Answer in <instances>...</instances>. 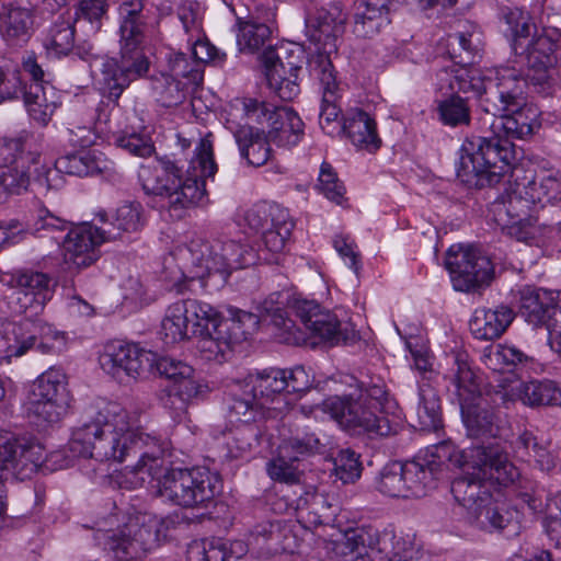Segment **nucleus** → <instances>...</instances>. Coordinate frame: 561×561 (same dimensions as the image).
Returning a JSON list of instances; mask_svg holds the SVG:
<instances>
[{
    "mask_svg": "<svg viewBox=\"0 0 561 561\" xmlns=\"http://www.w3.org/2000/svg\"><path fill=\"white\" fill-rule=\"evenodd\" d=\"M69 450L99 461L122 462L130 453L139 455L135 466L125 468L133 488L147 483L158 496L181 507L206 506L217 493V477L205 468H163L159 439L144 431L140 411L118 402L100 400L92 404L73 431Z\"/></svg>",
    "mask_w": 561,
    "mask_h": 561,
    "instance_id": "nucleus-1",
    "label": "nucleus"
},
{
    "mask_svg": "<svg viewBox=\"0 0 561 561\" xmlns=\"http://www.w3.org/2000/svg\"><path fill=\"white\" fill-rule=\"evenodd\" d=\"M210 137L211 134H207L199 139L184 179L181 168L167 158L140 169L139 179L146 194L162 197L165 201L163 207L174 219L183 218L187 209L206 198V180L217 172Z\"/></svg>",
    "mask_w": 561,
    "mask_h": 561,
    "instance_id": "nucleus-2",
    "label": "nucleus"
},
{
    "mask_svg": "<svg viewBox=\"0 0 561 561\" xmlns=\"http://www.w3.org/2000/svg\"><path fill=\"white\" fill-rule=\"evenodd\" d=\"M437 456L448 458L450 465L462 471L451 482V493L465 512L478 502L490 501L491 486L506 488L520 477L519 469L497 443L472 445L465 449L444 443Z\"/></svg>",
    "mask_w": 561,
    "mask_h": 561,
    "instance_id": "nucleus-3",
    "label": "nucleus"
},
{
    "mask_svg": "<svg viewBox=\"0 0 561 561\" xmlns=\"http://www.w3.org/2000/svg\"><path fill=\"white\" fill-rule=\"evenodd\" d=\"M344 19L334 18L332 13L320 10L317 15L307 20L310 28V38L321 45L308 59V70L311 77L317 79L322 89V101L319 113V125L330 136L342 135L343 119L341 107L337 104L339 83L335 70L330 59V53L335 49V41L342 31Z\"/></svg>",
    "mask_w": 561,
    "mask_h": 561,
    "instance_id": "nucleus-4",
    "label": "nucleus"
},
{
    "mask_svg": "<svg viewBox=\"0 0 561 561\" xmlns=\"http://www.w3.org/2000/svg\"><path fill=\"white\" fill-rule=\"evenodd\" d=\"M174 255L190 270L192 278L203 279L217 274L224 282L232 271L251 266L260 259L252 247L232 239H217L209 243L195 238L176 247Z\"/></svg>",
    "mask_w": 561,
    "mask_h": 561,
    "instance_id": "nucleus-5",
    "label": "nucleus"
},
{
    "mask_svg": "<svg viewBox=\"0 0 561 561\" xmlns=\"http://www.w3.org/2000/svg\"><path fill=\"white\" fill-rule=\"evenodd\" d=\"M514 160V145L505 136H471L460 148L458 176L473 175L480 185L494 186L507 174Z\"/></svg>",
    "mask_w": 561,
    "mask_h": 561,
    "instance_id": "nucleus-6",
    "label": "nucleus"
},
{
    "mask_svg": "<svg viewBox=\"0 0 561 561\" xmlns=\"http://www.w3.org/2000/svg\"><path fill=\"white\" fill-rule=\"evenodd\" d=\"M157 523L147 515L123 516L113 514L96 522L94 539L119 561L140 558L157 542Z\"/></svg>",
    "mask_w": 561,
    "mask_h": 561,
    "instance_id": "nucleus-7",
    "label": "nucleus"
},
{
    "mask_svg": "<svg viewBox=\"0 0 561 561\" xmlns=\"http://www.w3.org/2000/svg\"><path fill=\"white\" fill-rule=\"evenodd\" d=\"M229 314V318H222L214 308V314L201 323V331H196L197 348L206 359L224 357L233 344L247 340L259 327V318L253 312L230 308Z\"/></svg>",
    "mask_w": 561,
    "mask_h": 561,
    "instance_id": "nucleus-8",
    "label": "nucleus"
},
{
    "mask_svg": "<svg viewBox=\"0 0 561 561\" xmlns=\"http://www.w3.org/2000/svg\"><path fill=\"white\" fill-rule=\"evenodd\" d=\"M538 188L537 183L531 182L528 188L525 187L528 197H523L520 191H515L506 198L492 203L490 213L502 232L526 243L538 241L545 236L547 228L536 225L537 219L530 216L531 204L541 202L539 194H536Z\"/></svg>",
    "mask_w": 561,
    "mask_h": 561,
    "instance_id": "nucleus-9",
    "label": "nucleus"
},
{
    "mask_svg": "<svg viewBox=\"0 0 561 561\" xmlns=\"http://www.w3.org/2000/svg\"><path fill=\"white\" fill-rule=\"evenodd\" d=\"M323 407L343 428L353 434L378 438L398 432L399 423L378 414L371 403H367L356 393L329 398Z\"/></svg>",
    "mask_w": 561,
    "mask_h": 561,
    "instance_id": "nucleus-10",
    "label": "nucleus"
},
{
    "mask_svg": "<svg viewBox=\"0 0 561 561\" xmlns=\"http://www.w3.org/2000/svg\"><path fill=\"white\" fill-rule=\"evenodd\" d=\"M71 401L67 375L50 367L32 382L26 411L39 424H55L68 413Z\"/></svg>",
    "mask_w": 561,
    "mask_h": 561,
    "instance_id": "nucleus-11",
    "label": "nucleus"
},
{
    "mask_svg": "<svg viewBox=\"0 0 561 561\" xmlns=\"http://www.w3.org/2000/svg\"><path fill=\"white\" fill-rule=\"evenodd\" d=\"M445 265L458 291L469 293L489 285L494 274L489 256L473 245H451L446 253Z\"/></svg>",
    "mask_w": 561,
    "mask_h": 561,
    "instance_id": "nucleus-12",
    "label": "nucleus"
},
{
    "mask_svg": "<svg viewBox=\"0 0 561 561\" xmlns=\"http://www.w3.org/2000/svg\"><path fill=\"white\" fill-rule=\"evenodd\" d=\"M527 80L520 70L503 66L488 71L485 95L481 108L490 115H500L510 108H518L527 101Z\"/></svg>",
    "mask_w": 561,
    "mask_h": 561,
    "instance_id": "nucleus-13",
    "label": "nucleus"
},
{
    "mask_svg": "<svg viewBox=\"0 0 561 561\" xmlns=\"http://www.w3.org/2000/svg\"><path fill=\"white\" fill-rule=\"evenodd\" d=\"M150 60L144 50L119 49V58H101V90L108 100L117 103L131 82L147 76Z\"/></svg>",
    "mask_w": 561,
    "mask_h": 561,
    "instance_id": "nucleus-14",
    "label": "nucleus"
},
{
    "mask_svg": "<svg viewBox=\"0 0 561 561\" xmlns=\"http://www.w3.org/2000/svg\"><path fill=\"white\" fill-rule=\"evenodd\" d=\"M30 318L26 314L24 320L8 323L0 331V356L20 357L35 346L42 354L54 351L51 342L58 339V333L49 324Z\"/></svg>",
    "mask_w": 561,
    "mask_h": 561,
    "instance_id": "nucleus-15",
    "label": "nucleus"
},
{
    "mask_svg": "<svg viewBox=\"0 0 561 561\" xmlns=\"http://www.w3.org/2000/svg\"><path fill=\"white\" fill-rule=\"evenodd\" d=\"M7 284L13 289L15 311L30 317L38 314L51 299L55 283L50 275L33 270H18Z\"/></svg>",
    "mask_w": 561,
    "mask_h": 561,
    "instance_id": "nucleus-16",
    "label": "nucleus"
},
{
    "mask_svg": "<svg viewBox=\"0 0 561 561\" xmlns=\"http://www.w3.org/2000/svg\"><path fill=\"white\" fill-rule=\"evenodd\" d=\"M214 314V307L195 299L170 305L161 321L160 335L165 344H175L201 331V323Z\"/></svg>",
    "mask_w": 561,
    "mask_h": 561,
    "instance_id": "nucleus-17",
    "label": "nucleus"
},
{
    "mask_svg": "<svg viewBox=\"0 0 561 561\" xmlns=\"http://www.w3.org/2000/svg\"><path fill=\"white\" fill-rule=\"evenodd\" d=\"M443 444L433 446L424 456L402 463L408 499L423 497L436 488L443 468L448 462V458L437 456Z\"/></svg>",
    "mask_w": 561,
    "mask_h": 561,
    "instance_id": "nucleus-18",
    "label": "nucleus"
},
{
    "mask_svg": "<svg viewBox=\"0 0 561 561\" xmlns=\"http://www.w3.org/2000/svg\"><path fill=\"white\" fill-rule=\"evenodd\" d=\"M149 354L135 344L112 343L100 356L102 369L123 382L125 378L136 379L149 363Z\"/></svg>",
    "mask_w": 561,
    "mask_h": 561,
    "instance_id": "nucleus-19",
    "label": "nucleus"
},
{
    "mask_svg": "<svg viewBox=\"0 0 561 561\" xmlns=\"http://www.w3.org/2000/svg\"><path fill=\"white\" fill-rule=\"evenodd\" d=\"M100 231V227L88 224L69 229L62 240L64 261L69 268L81 270L98 260L96 247L107 242Z\"/></svg>",
    "mask_w": 561,
    "mask_h": 561,
    "instance_id": "nucleus-20",
    "label": "nucleus"
},
{
    "mask_svg": "<svg viewBox=\"0 0 561 561\" xmlns=\"http://www.w3.org/2000/svg\"><path fill=\"white\" fill-rule=\"evenodd\" d=\"M290 308L297 318L300 319L304 327L314 336L331 344L346 341L347 336L341 329V323L336 316L323 309L317 301L294 298L290 301Z\"/></svg>",
    "mask_w": 561,
    "mask_h": 561,
    "instance_id": "nucleus-21",
    "label": "nucleus"
},
{
    "mask_svg": "<svg viewBox=\"0 0 561 561\" xmlns=\"http://www.w3.org/2000/svg\"><path fill=\"white\" fill-rule=\"evenodd\" d=\"M69 222L53 213L47 208L42 207L37 209L31 225H24L18 219H10L0 224V244H16L22 241L27 233L36 237L49 236L57 244L59 239L56 237L57 232H62L68 229Z\"/></svg>",
    "mask_w": 561,
    "mask_h": 561,
    "instance_id": "nucleus-22",
    "label": "nucleus"
},
{
    "mask_svg": "<svg viewBox=\"0 0 561 561\" xmlns=\"http://www.w3.org/2000/svg\"><path fill=\"white\" fill-rule=\"evenodd\" d=\"M561 57L556 43L547 37L539 36L528 46L527 64L530 70L528 75L535 85L540 87V92L548 95L553 92L557 66Z\"/></svg>",
    "mask_w": 561,
    "mask_h": 561,
    "instance_id": "nucleus-23",
    "label": "nucleus"
},
{
    "mask_svg": "<svg viewBox=\"0 0 561 561\" xmlns=\"http://www.w3.org/2000/svg\"><path fill=\"white\" fill-rule=\"evenodd\" d=\"M471 65L456 64L437 72V89L443 95H458L472 92L481 100L485 95L488 72H482Z\"/></svg>",
    "mask_w": 561,
    "mask_h": 561,
    "instance_id": "nucleus-24",
    "label": "nucleus"
},
{
    "mask_svg": "<svg viewBox=\"0 0 561 561\" xmlns=\"http://www.w3.org/2000/svg\"><path fill=\"white\" fill-rule=\"evenodd\" d=\"M460 410L469 437L495 438L502 434L505 420L482 398L461 403Z\"/></svg>",
    "mask_w": 561,
    "mask_h": 561,
    "instance_id": "nucleus-25",
    "label": "nucleus"
},
{
    "mask_svg": "<svg viewBox=\"0 0 561 561\" xmlns=\"http://www.w3.org/2000/svg\"><path fill=\"white\" fill-rule=\"evenodd\" d=\"M490 130L494 135L511 139H525L539 127V111L527 101L518 108H510L500 115H491Z\"/></svg>",
    "mask_w": 561,
    "mask_h": 561,
    "instance_id": "nucleus-26",
    "label": "nucleus"
},
{
    "mask_svg": "<svg viewBox=\"0 0 561 561\" xmlns=\"http://www.w3.org/2000/svg\"><path fill=\"white\" fill-rule=\"evenodd\" d=\"M119 13V49L144 50L147 41V16L144 14L141 0H129L121 3Z\"/></svg>",
    "mask_w": 561,
    "mask_h": 561,
    "instance_id": "nucleus-27",
    "label": "nucleus"
},
{
    "mask_svg": "<svg viewBox=\"0 0 561 561\" xmlns=\"http://www.w3.org/2000/svg\"><path fill=\"white\" fill-rule=\"evenodd\" d=\"M397 0H357L353 32L356 36L371 38L390 23V13Z\"/></svg>",
    "mask_w": 561,
    "mask_h": 561,
    "instance_id": "nucleus-28",
    "label": "nucleus"
},
{
    "mask_svg": "<svg viewBox=\"0 0 561 561\" xmlns=\"http://www.w3.org/2000/svg\"><path fill=\"white\" fill-rule=\"evenodd\" d=\"M463 518L469 525L484 531L505 529L515 531L517 529L514 514L504 505L494 502L492 495L490 501L478 502L473 507L466 511Z\"/></svg>",
    "mask_w": 561,
    "mask_h": 561,
    "instance_id": "nucleus-29",
    "label": "nucleus"
},
{
    "mask_svg": "<svg viewBox=\"0 0 561 561\" xmlns=\"http://www.w3.org/2000/svg\"><path fill=\"white\" fill-rule=\"evenodd\" d=\"M514 318V310L506 305L494 309L479 308L469 322L470 332L477 340L492 341L503 335Z\"/></svg>",
    "mask_w": 561,
    "mask_h": 561,
    "instance_id": "nucleus-30",
    "label": "nucleus"
},
{
    "mask_svg": "<svg viewBox=\"0 0 561 561\" xmlns=\"http://www.w3.org/2000/svg\"><path fill=\"white\" fill-rule=\"evenodd\" d=\"M342 134H345L356 148L368 152H375L381 145L375 121L359 108L347 112L343 119Z\"/></svg>",
    "mask_w": 561,
    "mask_h": 561,
    "instance_id": "nucleus-31",
    "label": "nucleus"
},
{
    "mask_svg": "<svg viewBox=\"0 0 561 561\" xmlns=\"http://www.w3.org/2000/svg\"><path fill=\"white\" fill-rule=\"evenodd\" d=\"M100 226L104 238L107 241L123 239L124 234L135 233L141 230L145 225L144 208L139 203L130 202L121 205L112 215L111 220H104Z\"/></svg>",
    "mask_w": 561,
    "mask_h": 561,
    "instance_id": "nucleus-32",
    "label": "nucleus"
},
{
    "mask_svg": "<svg viewBox=\"0 0 561 561\" xmlns=\"http://www.w3.org/2000/svg\"><path fill=\"white\" fill-rule=\"evenodd\" d=\"M33 15L31 10L12 3L2 4L0 10V33L11 46L26 44L32 34Z\"/></svg>",
    "mask_w": 561,
    "mask_h": 561,
    "instance_id": "nucleus-33",
    "label": "nucleus"
},
{
    "mask_svg": "<svg viewBox=\"0 0 561 561\" xmlns=\"http://www.w3.org/2000/svg\"><path fill=\"white\" fill-rule=\"evenodd\" d=\"M297 522L306 529H312L327 523L333 515L332 506L323 494L304 491L290 501Z\"/></svg>",
    "mask_w": 561,
    "mask_h": 561,
    "instance_id": "nucleus-34",
    "label": "nucleus"
},
{
    "mask_svg": "<svg viewBox=\"0 0 561 561\" xmlns=\"http://www.w3.org/2000/svg\"><path fill=\"white\" fill-rule=\"evenodd\" d=\"M241 156L248 163L254 167L265 164L271 157V146L263 130L253 126H240L233 133Z\"/></svg>",
    "mask_w": 561,
    "mask_h": 561,
    "instance_id": "nucleus-35",
    "label": "nucleus"
},
{
    "mask_svg": "<svg viewBox=\"0 0 561 561\" xmlns=\"http://www.w3.org/2000/svg\"><path fill=\"white\" fill-rule=\"evenodd\" d=\"M41 157L37 150H28L20 154L19 161L0 169V185L5 197L9 194H21L31 186V164H36Z\"/></svg>",
    "mask_w": 561,
    "mask_h": 561,
    "instance_id": "nucleus-36",
    "label": "nucleus"
},
{
    "mask_svg": "<svg viewBox=\"0 0 561 561\" xmlns=\"http://www.w3.org/2000/svg\"><path fill=\"white\" fill-rule=\"evenodd\" d=\"M553 302L551 291L541 288L525 287L520 291L519 311L524 319L534 327L550 322V306Z\"/></svg>",
    "mask_w": 561,
    "mask_h": 561,
    "instance_id": "nucleus-37",
    "label": "nucleus"
},
{
    "mask_svg": "<svg viewBox=\"0 0 561 561\" xmlns=\"http://www.w3.org/2000/svg\"><path fill=\"white\" fill-rule=\"evenodd\" d=\"M446 379L454 386L460 404L480 398V383L467 360V355L458 354L454 357L453 367Z\"/></svg>",
    "mask_w": 561,
    "mask_h": 561,
    "instance_id": "nucleus-38",
    "label": "nucleus"
},
{
    "mask_svg": "<svg viewBox=\"0 0 561 561\" xmlns=\"http://www.w3.org/2000/svg\"><path fill=\"white\" fill-rule=\"evenodd\" d=\"M304 122L296 112L283 106L271 122L268 138L278 146H296L304 136Z\"/></svg>",
    "mask_w": 561,
    "mask_h": 561,
    "instance_id": "nucleus-39",
    "label": "nucleus"
},
{
    "mask_svg": "<svg viewBox=\"0 0 561 561\" xmlns=\"http://www.w3.org/2000/svg\"><path fill=\"white\" fill-rule=\"evenodd\" d=\"M55 165L70 175L89 176L103 172L107 162L96 150H80L58 158Z\"/></svg>",
    "mask_w": 561,
    "mask_h": 561,
    "instance_id": "nucleus-40",
    "label": "nucleus"
},
{
    "mask_svg": "<svg viewBox=\"0 0 561 561\" xmlns=\"http://www.w3.org/2000/svg\"><path fill=\"white\" fill-rule=\"evenodd\" d=\"M248 386H251V392L261 402H264V408L268 403L282 396L283 391L287 389L288 383L285 382V369L280 368H266L257 371L255 375L248 377Z\"/></svg>",
    "mask_w": 561,
    "mask_h": 561,
    "instance_id": "nucleus-41",
    "label": "nucleus"
},
{
    "mask_svg": "<svg viewBox=\"0 0 561 561\" xmlns=\"http://www.w3.org/2000/svg\"><path fill=\"white\" fill-rule=\"evenodd\" d=\"M482 363L493 371H512L517 367H525L534 358L514 345H496L484 348Z\"/></svg>",
    "mask_w": 561,
    "mask_h": 561,
    "instance_id": "nucleus-42",
    "label": "nucleus"
},
{
    "mask_svg": "<svg viewBox=\"0 0 561 561\" xmlns=\"http://www.w3.org/2000/svg\"><path fill=\"white\" fill-rule=\"evenodd\" d=\"M150 88L157 101L167 107L182 104L192 90L168 71L152 75Z\"/></svg>",
    "mask_w": 561,
    "mask_h": 561,
    "instance_id": "nucleus-43",
    "label": "nucleus"
},
{
    "mask_svg": "<svg viewBox=\"0 0 561 561\" xmlns=\"http://www.w3.org/2000/svg\"><path fill=\"white\" fill-rule=\"evenodd\" d=\"M30 117L39 125H47L58 105V95L54 87H34V91L23 94Z\"/></svg>",
    "mask_w": 561,
    "mask_h": 561,
    "instance_id": "nucleus-44",
    "label": "nucleus"
},
{
    "mask_svg": "<svg viewBox=\"0 0 561 561\" xmlns=\"http://www.w3.org/2000/svg\"><path fill=\"white\" fill-rule=\"evenodd\" d=\"M417 420L422 431H437L442 426L440 400L437 391L428 383L419 387Z\"/></svg>",
    "mask_w": 561,
    "mask_h": 561,
    "instance_id": "nucleus-45",
    "label": "nucleus"
},
{
    "mask_svg": "<svg viewBox=\"0 0 561 561\" xmlns=\"http://www.w3.org/2000/svg\"><path fill=\"white\" fill-rule=\"evenodd\" d=\"M519 400L528 407L556 405L561 399V391L550 380H531L518 388Z\"/></svg>",
    "mask_w": 561,
    "mask_h": 561,
    "instance_id": "nucleus-46",
    "label": "nucleus"
},
{
    "mask_svg": "<svg viewBox=\"0 0 561 561\" xmlns=\"http://www.w3.org/2000/svg\"><path fill=\"white\" fill-rule=\"evenodd\" d=\"M167 67L169 73L193 90L203 82L204 70L202 64L194 60L190 54L171 51L167 58Z\"/></svg>",
    "mask_w": 561,
    "mask_h": 561,
    "instance_id": "nucleus-47",
    "label": "nucleus"
},
{
    "mask_svg": "<svg viewBox=\"0 0 561 561\" xmlns=\"http://www.w3.org/2000/svg\"><path fill=\"white\" fill-rule=\"evenodd\" d=\"M453 51L450 58L456 64L473 65L482 50L481 34L477 30L458 32L448 36Z\"/></svg>",
    "mask_w": 561,
    "mask_h": 561,
    "instance_id": "nucleus-48",
    "label": "nucleus"
},
{
    "mask_svg": "<svg viewBox=\"0 0 561 561\" xmlns=\"http://www.w3.org/2000/svg\"><path fill=\"white\" fill-rule=\"evenodd\" d=\"M225 403L227 416L231 423H249L255 421L256 416L261 414L264 409V402H261L251 391L243 396L230 392Z\"/></svg>",
    "mask_w": 561,
    "mask_h": 561,
    "instance_id": "nucleus-49",
    "label": "nucleus"
},
{
    "mask_svg": "<svg viewBox=\"0 0 561 561\" xmlns=\"http://www.w3.org/2000/svg\"><path fill=\"white\" fill-rule=\"evenodd\" d=\"M282 220H275L268 229L261 233V240L264 248L260 249V252L267 251L270 253L277 254L284 250L295 224L287 209L282 213Z\"/></svg>",
    "mask_w": 561,
    "mask_h": 561,
    "instance_id": "nucleus-50",
    "label": "nucleus"
},
{
    "mask_svg": "<svg viewBox=\"0 0 561 561\" xmlns=\"http://www.w3.org/2000/svg\"><path fill=\"white\" fill-rule=\"evenodd\" d=\"M288 295L276 291L272 293L270 296L256 302V311L260 317H271L273 323L284 329L286 332L291 333V330L295 328L294 322L287 318L284 307L288 300Z\"/></svg>",
    "mask_w": 561,
    "mask_h": 561,
    "instance_id": "nucleus-51",
    "label": "nucleus"
},
{
    "mask_svg": "<svg viewBox=\"0 0 561 561\" xmlns=\"http://www.w3.org/2000/svg\"><path fill=\"white\" fill-rule=\"evenodd\" d=\"M271 35L272 31L265 23L252 20L239 22L237 44L240 50L253 53L264 47Z\"/></svg>",
    "mask_w": 561,
    "mask_h": 561,
    "instance_id": "nucleus-52",
    "label": "nucleus"
},
{
    "mask_svg": "<svg viewBox=\"0 0 561 561\" xmlns=\"http://www.w3.org/2000/svg\"><path fill=\"white\" fill-rule=\"evenodd\" d=\"M382 531L375 528H359L347 531L345 535V547L357 557L368 556L369 552H381Z\"/></svg>",
    "mask_w": 561,
    "mask_h": 561,
    "instance_id": "nucleus-53",
    "label": "nucleus"
},
{
    "mask_svg": "<svg viewBox=\"0 0 561 561\" xmlns=\"http://www.w3.org/2000/svg\"><path fill=\"white\" fill-rule=\"evenodd\" d=\"M376 488L383 495L408 499L402 462L385 466L377 478Z\"/></svg>",
    "mask_w": 561,
    "mask_h": 561,
    "instance_id": "nucleus-54",
    "label": "nucleus"
},
{
    "mask_svg": "<svg viewBox=\"0 0 561 561\" xmlns=\"http://www.w3.org/2000/svg\"><path fill=\"white\" fill-rule=\"evenodd\" d=\"M75 44V28L69 21L60 20L49 28L44 46L49 54L62 56L69 54Z\"/></svg>",
    "mask_w": 561,
    "mask_h": 561,
    "instance_id": "nucleus-55",
    "label": "nucleus"
},
{
    "mask_svg": "<svg viewBox=\"0 0 561 561\" xmlns=\"http://www.w3.org/2000/svg\"><path fill=\"white\" fill-rule=\"evenodd\" d=\"M25 92L19 65L11 60L0 64V104L18 100Z\"/></svg>",
    "mask_w": 561,
    "mask_h": 561,
    "instance_id": "nucleus-56",
    "label": "nucleus"
},
{
    "mask_svg": "<svg viewBox=\"0 0 561 561\" xmlns=\"http://www.w3.org/2000/svg\"><path fill=\"white\" fill-rule=\"evenodd\" d=\"M186 556L188 561H227V545L221 538L193 540Z\"/></svg>",
    "mask_w": 561,
    "mask_h": 561,
    "instance_id": "nucleus-57",
    "label": "nucleus"
},
{
    "mask_svg": "<svg viewBox=\"0 0 561 561\" xmlns=\"http://www.w3.org/2000/svg\"><path fill=\"white\" fill-rule=\"evenodd\" d=\"M285 208L277 204L260 203L247 210L244 220L247 226L256 233L268 229L275 220H282Z\"/></svg>",
    "mask_w": 561,
    "mask_h": 561,
    "instance_id": "nucleus-58",
    "label": "nucleus"
},
{
    "mask_svg": "<svg viewBox=\"0 0 561 561\" xmlns=\"http://www.w3.org/2000/svg\"><path fill=\"white\" fill-rule=\"evenodd\" d=\"M325 443L316 433L306 432L287 440H284L279 447L284 449V454L295 456L296 460L305 456L321 454L325 448Z\"/></svg>",
    "mask_w": 561,
    "mask_h": 561,
    "instance_id": "nucleus-59",
    "label": "nucleus"
},
{
    "mask_svg": "<svg viewBox=\"0 0 561 561\" xmlns=\"http://www.w3.org/2000/svg\"><path fill=\"white\" fill-rule=\"evenodd\" d=\"M39 140L41 137L33 134H23L14 139H0V169L18 162L19 156L27 154Z\"/></svg>",
    "mask_w": 561,
    "mask_h": 561,
    "instance_id": "nucleus-60",
    "label": "nucleus"
},
{
    "mask_svg": "<svg viewBox=\"0 0 561 561\" xmlns=\"http://www.w3.org/2000/svg\"><path fill=\"white\" fill-rule=\"evenodd\" d=\"M414 548L403 536L391 529L382 530L380 557L387 561H408L412 559Z\"/></svg>",
    "mask_w": 561,
    "mask_h": 561,
    "instance_id": "nucleus-61",
    "label": "nucleus"
},
{
    "mask_svg": "<svg viewBox=\"0 0 561 561\" xmlns=\"http://www.w3.org/2000/svg\"><path fill=\"white\" fill-rule=\"evenodd\" d=\"M438 105L442 121L445 125L458 126L468 125L470 122V110L465 99L459 95H447Z\"/></svg>",
    "mask_w": 561,
    "mask_h": 561,
    "instance_id": "nucleus-62",
    "label": "nucleus"
},
{
    "mask_svg": "<svg viewBox=\"0 0 561 561\" xmlns=\"http://www.w3.org/2000/svg\"><path fill=\"white\" fill-rule=\"evenodd\" d=\"M295 456H286L282 447L278 448V456L268 462L267 472L271 479L285 483H296L299 481L300 472L295 465Z\"/></svg>",
    "mask_w": 561,
    "mask_h": 561,
    "instance_id": "nucleus-63",
    "label": "nucleus"
},
{
    "mask_svg": "<svg viewBox=\"0 0 561 561\" xmlns=\"http://www.w3.org/2000/svg\"><path fill=\"white\" fill-rule=\"evenodd\" d=\"M317 187L331 202L337 205L343 204L346 192L345 186L328 162L321 164Z\"/></svg>",
    "mask_w": 561,
    "mask_h": 561,
    "instance_id": "nucleus-64",
    "label": "nucleus"
}]
</instances>
